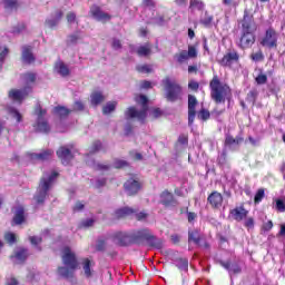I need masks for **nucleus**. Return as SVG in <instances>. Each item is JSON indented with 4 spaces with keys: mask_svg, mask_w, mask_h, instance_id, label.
I'll return each instance as SVG.
<instances>
[{
    "mask_svg": "<svg viewBox=\"0 0 285 285\" xmlns=\"http://www.w3.org/2000/svg\"><path fill=\"white\" fill-rule=\"evenodd\" d=\"M80 226H81V228H90V227L95 226V219L87 218L81 222Z\"/></svg>",
    "mask_w": 285,
    "mask_h": 285,
    "instance_id": "obj_58",
    "label": "nucleus"
},
{
    "mask_svg": "<svg viewBox=\"0 0 285 285\" xmlns=\"http://www.w3.org/2000/svg\"><path fill=\"white\" fill-rule=\"evenodd\" d=\"M207 203L214 210H219V208L224 205V196L222 193L214 190L208 195Z\"/></svg>",
    "mask_w": 285,
    "mask_h": 285,
    "instance_id": "obj_14",
    "label": "nucleus"
},
{
    "mask_svg": "<svg viewBox=\"0 0 285 285\" xmlns=\"http://www.w3.org/2000/svg\"><path fill=\"white\" fill-rule=\"evenodd\" d=\"M31 92L32 87L30 86H26L21 89L12 88L8 91V97L11 101H13V104L21 105L23 101H26V99H28Z\"/></svg>",
    "mask_w": 285,
    "mask_h": 285,
    "instance_id": "obj_10",
    "label": "nucleus"
},
{
    "mask_svg": "<svg viewBox=\"0 0 285 285\" xmlns=\"http://www.w3.org/2000/svg\"><path fill=\"white\" fill-rule=\"evenodd\" d=\"M252 61L259 62L264 61V52L262 50H258L257 52L250 53Z\"/></svg>",
    "mask_w": 285,
    "mask_h": 285,
    "instance_id": "obj_48",
    "label": "nucleus"
},
{
    "mask_svg": "<svg viewBox=\"0 0 285 285\" xmlns=\"http://www.w3.org/2000/svg\"><path fill=\"white\" fill-rule=\"evenodd\" d=\"M138 57H148L153 52V47H150V43H146L145 46H140L137 49Z\"/></svg>",
    "mask_w": 285,
    "mask_h": 285,
    "instance_id": "obj_35",
    "label": "nucleus"
},
{
    "mask_svg": "<svg viewBox=\"0 0 285 285\" xmlns=\"http://www.w3.org/2000/svg\"><path fill=\"white\" fill-rule=\"evenodd\" d=\"M128 166H130V164H128V161L126 160L116 159L114 161V168H117V169L128 168Z\"/></svg>",
    "mask_w": 285,
    "mask_h": 285,
    "instance_id": "obj_52",
    "label": "nucleus"
},
{
    "mask_svg": "<svg viewBox=\"0 0 285 285\" xmlns=\"http://www.w3.org/2000/svg\"><path fill=\"white\" fill-rule=\"evenodd\" d=\"M255 81L258 86H264V83H267L268 81V76L264 73H259L256 78Z\"/></svg>",
    "mask_w": 285,
    "mask_h": 285,
    "instance_id": "obj_55",
    "label": "nucleus"
},
{
    "mask_svg": "<svg viewBox=\"0 0 285 285\" xmlns=\"http://www.w3.org/2000/svg\"><path fill=\"white\" fill-rule=\"evenodd\" d=\"M137 222H142V219H146L148 217V214L145 212H139L136 209V213L134 214Z\"/></svg>",
    "mask_w": 285,
    "mask_h": 285,
    "instance_id": "obj_61",
    "label": "nucleus"
},
{
    "mask_svg": "<svg viewBox=\"0 0 285 285\" xmlns=\"http://www.w3.org/2000/svg\"><path fill=\"white\" fill-rule=\"evenodd\" d=\"M117 109V101H109L102 107V114L110 115Z\"/></svg>",
    "mask_w": 285,
    "mask_h": 285,
    "instance_id": "obj_37",
    "label": "nucleus"
},
{
    "mask_svg": "<svg viewBox=\"0 0 285 285\" xmlns=\"http://www.w3.org/2000/svg\"><path fill=\"white\" fill-rule=\"evenodd\" d=\"M238 61L239 53L237 51H229L225 53L220 60H218V63L223 68H233V63H237Z\"/></svg>",
    "mask_w": 285,
    "mask_h": 285,
    "instance_id": "obj_13",
    "label": "nucleus"
},
{
    "mask_svg": "<svg viewBox=\"0 0 285 285\" xmlns=\"http://www.w3.org/2000/svg\"><path fill=\"white\" fill-rule=\"evenodd\" d=\"M107 246H108V243L106 242V239L99 238L96 243V250L98 253H104L106 252Z\"/></svg>",
    "mask_w": 285,
    "mask_h": 285,
    "instance_id": "obj_45",
    "label": "nucleus"
},
{
    "mask_svg": "<svg viewBox=\"0 0 285 285\" xmlns=\"http://www.w3.org/2000/svg\"><path fill=\"white\" fill-rule=\"evenodd\" d=\"M122 187L128 197H135L141 190V181L137 177H130L124 183Z\"/></svg>",
    "mask_w": 285,
    "mask_h": 285,
    "instance_id": "obj_11",
    "label": "nucleus"
},
{
    "mask_svg": "<svg viewBox=\"0 0 285 285\" xmlns=\"http://www.w3.org/2000/svg\"><path fill=\"white\" fill-rule=\"evenodd\" d=\"M206 10V3L202 0H189V11L193 12H204Z\"/></svg>",
    "mask_w": 285,
    "mask_h": 285,
    "instance_id": "obj_29",
    "label": "nucleus"
},
{
    "mask_svg": "<svg viewBox=\"0 0 285 285\" xmlns=\"http://www.w3.org/2000/svg\"><path fill=\"white\" fill-rule=\"evenodd\" d=\"M112 242L120 248H128V246L139 245V229L132 232H116L111 236Z\"/></svg>",
    "mask_w": 285,
    "mask_h": 285,
    "instance_id": "obj_6",
    "label": "nucleus"
},
{
    "mask_svg": "<svg viewBox=\"0 0 285 285\" xmlns=\"http://www.w3.org/2000/svg\"><path fill=\"white\" fill-rule=\"evenodd\" d=\"M262 230L264 233H268L269 230H273V220H268L267 223L263 224Z\"/></svg>",
    "mask_w": 285,
    "mask_h": 285,
    "instance_id": "obj_64",
    "label": "nucleus"
},
{
    "mask_svg": "<svg viewBox=\"0 0 285 285\" xmlns=\"http://www.w3.org/2000/svg\"><path fill=\"white\" fill-rule=\"evenodd\" d=\"M210 99L216 104H226V99L233 97V89L226 82H222L219 76L214 75L209 81Z\"/></svg>",
    "mask_w": 285,
    "mask_h": 285,
    "instance_id": "obj_3",
    "label": "nucleus"
},
{
    "mask_svg": "<svg viewBox=\"0 0 285 285\" xmlns=\"http://www.w3.org/2000/svg\"><path fill=\"white\" fill-rule=\"evenodd\" d=\"M163 86H165L167 101L175 102L179 99L181 95V86L179 83L170 80V77H166L163 80Z\"/></svg>",
    "mask_w": 285,
    "mask_h": 285,
    "instance_id": "obj_8",
    "label": "nucleus"
},
{
    "mask_svg": "<svg viewBox=\"0 0 285 285\" xmlns=\"http://www.w3.org/2000/svg\"><path fill=\"white\" fill-rule=\"evenodd\" d=\"M95 168L98 170V173H108V170H110L112 167L108 164L98 163Z\"/></svg>",
    "mask_w": 285,
    "mask_h": 285,
    "instance_id": "obj_53",
    "label": "nucleus"
},
{
    "mask_svg": "<svg viewBox=\"0 0 285 285\" xmlns=\"http://www.w3.org/2000/svg\"><path fill=\"white\" fill-rule=\"evenodd\" d=\"M276 210L278 213H285V203L283 199H276Z\"/></svg>",
    "mask_w": 285,
    "mask_h": 285,
    "instance_id": "obj_59",
    "label": "nucleus"
},
{
    "mask_svg": "<svg viewBox=\"0 0 285 285\" xmlns=\"http://www.w3.org/2000/svg\"><path fill=\"white\" fill-rule=\"evenodd\" d=\"M244 141V137L242 136H237L236 138L228 135L225 138V146H239V144H242Z\"/></svg>",
    "mask_w": 285,
    "mask_h": 285,
    "instance_id": "obj_33",
    "label": "nucleus"
},
{
    "mask_svg": "<svg viewBox=\"0 0 285 285\" xmlns=\"http://www.w3.org/2000/svg\"><path fill=\"white\" fill-rule=\"evenodd\" d=\"M197 117H198V119H200V121H208V119H210V111L206 108H202L198 111Z\"/></svg>",
    "mask_w": 285,
    "mask_h": 285,
    "instance_id": "obj_41",
    "label": "nucleus"
},
{
    "mask_svg": "<svg viewBox=\"0 0 285 285\" xmlns=\"http://www.w3.org/2000/svg\"><path fill=\"white\" fill-rule=\"evenodd\" d=\"M187 57L188 59H196L197 48L195 46H188Z\"/></svg>",
    "mask_w": 285,
    "mask_h": 285,
    "instance_id": "obj_56",
    "label": "nucleus"
},
{
    "mask_svg": "<svg viewBox=\"0 0 285 285\" xmlns=\"http://www.w3.org/2000/svg\"><path fill=\"white\" fill-rule=\"evenodd\" d=\"M257 90H250L248 94H247V97H246V101H248V104H253V106H255L256 101H257Z\"/></svg>",
    "mask_w": 285,
    "mask_h": 285,
    "instance_id": "obj_46",
    "label": "nucleus"
},
{
    "mask_svg": "<svg viewBox=\"0 0 285 285\" xmlns=\"http://www.w3.org/2000/svg\"><path fill=\"white\" fill-rule=\"evenodd\" d=\"M81 266L85 273V277H87V279H90L94 273L92 267L95 266V261L90 258H82Z\"/></svg>",
    "mask_w": 285,
    "mask_h": 285,
    "instance_id": "obj_25",
    "label": "nucleus"
},
{
    "mask_svg": "<svg viewBox=\"0 0 285 285\" xmlns=\"http://www.w3.org/2000/svg\"><path fill=\"white\" fill-rule=\"evenodd\" d=\"M238 26H240V37L237 42V47L240 50H248L255 46L257 41V22L255 21V16L248 11V9L244 10L243 18L238 21Z\"/></svg>",
    "mask_w": 285,
    "mask_h": 285,
    "instance_id": "obj_1",
    "label": "nucleus"
},
{
    "mask_svg": "<svg viewBox=\"0 0 285 285\" xmlns=\"http://www.w3.org/2000/svg\"><path fill=\"white\" fill-rule=\"evenodd\" d=\"M9 115H12L13 119H16L18 124H21V121H23V116H21V112H19V110H17V108L14 107L9 108Z\"/></svg>",
    "mask_w": 285,
    "mask_h": 285,
    "instance_id": "obj_43",
    "label": "nucleus"
},
{
    "mask_svg": "<svg viewBox=\"0 0 285 285\" xmlns=\"http://www.w3.org/2000/svg\"><path fill=\"white\" fill-rule=\"evenodd\" d=\"M188 89L194 90V92H197V90H199V82L190 80L188 82Z\"/></svg>",
    "mask_w": 285,
    "mask_h": 285,
    "instance_id": "obj_63",
    "label": "nucleus"
},
{
    "mask_svg": "<svg viewBox=\"0 0 285 285\" xmlns=\"http://www.w3.org/2000/svg\"><path fill=\"white\" fill-rule=\"evenodd\" d=\"M229 215L235 222H244V219L248 217V209H246L244 203H242L240 206L230 209Z\"/></svg>",
    "mask_w": 285,
    "mask_h": 285,
    "instance_id": "obj_17",
    "label": "nucleus"
},
{
    "mask_svg": "<svg viewBox=\"0 0 285 285\" xmlns=\"http://www.w3.org/2000/svg\"><path fill=\"white\" fill-rule=\"evenodd\" d=\"M89 14L94 19H96V21H100L101 23H106L107 21H110V19H112V16L104 12V10H101V7H99L97 4H92L90 7Z\"/></svg>",
    "mask_w": 285,
    "mask_h": 285,
    "instance_id": "obj_12",
    "label": "nucleus"
},
{
    "mask_svg": "<svg viewBox=\"0 0 285 285\" xmlns=\"http://www.w3.org/2000/svg\"><path fill=\"white\" fill-rule=\"evenodd\" d=\"M90 99L91 106H99V104H104V101H106V97L101 91H94Z\"/></svg>",
    "mask_w": 285,
    "mask_h": 285,
    "instance_id": "obj_31",
    "label": "nucleus"
},
{
    "mask_svg": "<svg viewBox=\"0 0 285 285\" xmlns=\"http://www.w3.org/2000/svg\"><path fill=\"white\" fill-rule=\"evenodd\" d=\"M35 128L37 132H43L45 135H48L50 132V124H48V120H37Z\"/></svg>",
    "mask_w": 285,
    "mask_h": 285,
    "instance_id": "obj_30",
    "label": "nucleus"
},
{
    "mask_svg": "<svg viewBox=\"0 0 285 285\" xmlns=\"http://www.w3.org/2000/svg\"><path fill=\"white\" fill-rule=\"evenodd\" d=\"M52 155H55V151L52 149L42 150L41 153L37 154L33 153L30 155V158L35 161H48L52 158Z\"/></svg>",
    "mask_w": 285,
    "mask_h": 285,
    "instance_id": "obj_24",
    "label": "nucleus"
},
{
    "mask_svg": "<svg viewBox=\"0 0 285 285\" xmlns=\"http://www.w3.org/2000/svg\"><path fill=\"white\" fill-rule=\"evenodd\" d=\"M264 197H265V190L264 188H259L254 196V204H261Z\"/></svg>",
    "mask_w": 285,
    "mask_h": 285,
    "instance_id": "obj_49",
    "label": "nucleus"
},
{
    "mask_svg": "<svg viewBox=\"0 0 285 285\" xmlns=\"http://www.w3.org/2000/svg\"><path fill=\"white\" fill-rule=\"evenodd\" d=\"M85 108H86V106L81 102V100H76L73 102V108H72L71 111H73V112H81V111L85 110Z\"/></svg>",
    "mask_w": 285,
    "mask_h": 285,
    "instance_id": "obj_54",
    "label": "nucleus"
},
{
    "mask_svg": "<svg viewBox=\"0 0 285 285\" xmlns=\"http://www.w3.org/2000/svg\"><path fill=\"white\" fill-rule=\"evenodd\" d=\"M23 79H26V81H28L29 83H35V81H37V73L35 72H26L22 75Z\"/></svg>",
    "mask_w": 285,
    "mask_h": 285,
    "instance_id": "obj_51",
    "label": "nucleus"
},
{
    "mask_svg": "<svg viewBox=\"0 0 285 285\" xmlns=\"http://www.w3.org/2000/svg\"><path fill=\"white\" fill-rule=\"evenodd\" d=\"M137 104H140L141 110H137L136 107H129L125 111L126 119H138L142 124H146V117H148V97L139 95L135 98Z\"/></svg>",
    "mask_w": 285,
    "mask_h": 285,
    "instance_id": "obj_5",
    "label": "nucleus"
},
{
    "mask_svg": "<svg viewBox=\"0 0 285 285\" xmlns=\"http://www.w3.org/2000/svg\"><path fill=\"white\" fill-rule=\"evenodd\" d=\"M29 242L32 246H37L38 250H41V247L39 246V244L43 242V238L41 236H30Z\"/></svg>",
    "mask_w": 285,
    "mask_h": 285,
    "instance_id": "obj_47",
    "label": "nucleus"
},
{
    "mask_svg": "<svg viewBox=\"0 0 285 285\" xmlns=\"http://www.w3.org/2000/svg\"><path fill=\"white\" fill-rule=\"evenodd\" d=\"M147 242L148 246L151 248H157L161 250L164 248V240L161 238H157V236L153 235L149 229L144 228L138 232V246Z\"/></svg>",
    "mask_w": 285,
    "mask_h": 285,
    "instance_id": "obj_7",
    "label": "nucleus"
},
{
    "mask_svg": "<svg viewBox=\"0 0 285 285\" xmlns=\"http://www.w3.org/2000/svg\"><path fill=\"white\" fill-rule=\"evenodd\" d=\"M188 242H193L194 244H196V246H203L204 248H210V245L204 240V238L202 237V235H199V230L194 229V230H189L188 232Z\"/></svg>",
    "mask_w": 285,
    "mask_h": 285,
    "instance_id": "obj_19",
    "label": "nucleus"
},
{
    "mask_svg": "<svg viewBox=\"0 0 285 285\" xmlns=\"http://www.w3.org/2000/svg\"><path fill=\"white\" fill-rule=\"evenodd\" d=\"M111 47L114 50H121L122 48L121 40L114 38L111 42Z\"/></svg>",
    "mask_w": 285,
    "mask_h": 285,
    "instance_id": "obj_60",
    "label": "nucleus"
},
{
    "mask_svg": "<svg viewBox=\"0 0 285 285\" xmlns=\"http://www.w3.org/2000/svg\"><path fill=\"white\" fill-rule=\"evenodd\" d=\"M21 59L23 63H27L28 66L35 63L37 61V58L35 57V53H32V47L31 46H24L22 48V56Z\"/></svg>",
    "mask_w": 285,
    "mask_h": 285,
    "instance_id": "obj_22",
    "label": "nucleus"
},
{
    "mask_svg": "<svg viewBox=\"0 0 285 285\" xmlns=\"http://www.w3.org/2000/svg\"><path fill=\"white\" fill-rule=\"evenodd\" d=\"M137 213V209L131 207H121L114 212V219H126V217H132Z\"/></svg>",
    "mask_w": 285,
    "mask_h": 285,
    "instance_id": "obj_20",
    "label": "nucleus"
},
{
    "mask_svg": "<svg viewBox=\"0 0 285 285\" xmlns=\"http://www.w3.org/2000/svg\"><path fill=\"white\" fill-rule=\"evenodd\" d=\"M160 204L166 207L175 206V204H177V199H175L173 193H170L168 189H165L163 193H160Z\"/></svg>",
    "mask_w": 285,
    "mask_h": 285,
    "instance_id": "obj_21",
    "label": "nucleus"
},
{
    "mask_svg": "<svg viewBox=\"0 0 285 285\" xmlns=\"http://www.w3.org/2000/svg\"><path fill=\"white\" fill-rule=\"evenodd\" d=\"M56 155L58 159H60L63 166H68L71 159H75V156L72 155V150L66 146L59 147L58 150L56 151Z\"/></svg>",
    "mask_w": 285,
    "mask_h": 285,
    "instance_id": "obj_16",
    "label": "nucleus"
},
{
    "mask_svg": "<svg viewBox=\"0 0 285 285\" xmlns=\"http://www.w3.org/2000/svg\"><path fill=\"white\" fill-rule=\"evenodd\" d=\"M4 10L13 12V10H19V0H2Z\"/></svg>",
    "mask_w": 285,
    "mask_h": 285,
    "instance_id": "obj_34",
    "label": "nucleus"
},
{
    "mask_svg": "<svg viewBox=\"0 0 285 285\" xmlns=\"http://www.w3.org/2000/svg\"><path fill=\"white\" fill-rule=\"evenodd\" d=\"M176 266L181 273H188V258H176Z\"/></svg>",
    "mask_w": 285,
    "mask_h": 285,
    "instance_id": "obj_36",
    "label": "nucleus"
},
{
    "mask_svg": "<svg viewBox=\"0 0 285 285\" xmlns=\"http://www.w3.org/2000/svg\"><path fill=\"white\" fill-rule=\"evenodd\" d=\"M53 112L57 115V117H59V119H66V117H68L72 110L66 108L65 106H57L53 108Z\"/></svg>",
    "mask_w": 285,
    "mask_h": 285,
    "instance_id": "obj_32",
    "label": "nucleus"
},
{
    "mask_svg": "<svg viewBox=\"0 0 285 285\" xmlns=\"http://www.w3.org/2000/svg\"><path fill=\"white\" fill-rule=\"evenodd\" d=\"M279 39V33L275 28L268 27L265 30L263 38L261 39L259 43L263 48H268L269 50L277 48V41Z\"/></svg>",
    "mask_w": 285,
    "mask_h": 285,
    "instance_id": "obj_9",
    "label": "nucleus"
},
{
    "mask_svg": "<svg viewBox=\"0 0 285 285\" xmlns=\"http://www.w3.org/2000/svg\"><path fill=\"white\" fill-rule=\"evenodd\" d=\"M30 254H28V248L20 247L18 250L14 252L13 255L10 256L11 259H17L20 264H24L28 259Z\"/></svg>",
    "mask_w": 285,
    "mask_h": 285,
    "instance_id": "obj_26",
    "label": "nucleus"
},
{
    "mask_svg": "<svg viewBox=\"0 0 285 285\" xmlns=\"http://www.w3.org/2000/svg\"><path fill=\"white\" fill-rule=\"evenodd\" d=\"M174 58L176 59L177 63H184V61H188V51L181 50L179 53H176Z\"/></svg>",
    "mask_w": 285,
    "mask_h": 285,
    "instance_id": "obj_40",
    "label": "nucleus"
},
{
    "mask_svg": "<svg viewBox=\"0 0 285 285\" xmlns=\"http://www.w3.org/2000/svg\"><path fill=\"white\" fill-rule=\"evenodd\" d=\"M214 17L205 13V18L200 19V24L204 26V28H210L213 26Z\"/></svg>",
    "mask_w": 285,
    "mask_h": 285,
    "instance_id": "obj_44",
    "label": "nucleus"
},
{
    "mask_svg": "<svg viewBox=\"0 0 285 285\" xmlns=\"http://www.w3.org/2000/svg\"><path fill=\"white\" fill-rule=\"evenodd\" d=\"M55 70L60 75L61 77H70V68H68V65L63 61H58L55 63Z\"/></svg>",
    "mask_w": 285,
    "mask_h": 285,
    "instance_id": "obj_28",
    "label": "nucleus"
},
{
    "mask_svg": "<svg viewBox=\"0 0 285 285\" xmlns=\"http://www.w3.org/2000/svg\"><path fill=\"white\" fill-rule=\"evenodd\" d=\"M197 97L188 95V126L195 124V117H197Z\"/></svg>",
    "mask_w": 285,
    "mask_h": 285,
    "instance_id": "obj_15",
    "label": "nucleus"
},
{
    "mask_svg": "<svg viewBox=\"0 0 285 285\" xmlns=\"http://www.w3.org/2000/svg\"><path fill=\"white\" fill-rule=\"evenodd\" d=\"M48 114V110L41 108V105H38L36 107V115H37V120H42L45 119L43 117H46V115Z\"/></svg>",
    "mask_w": 285,
    "mask_h": 285,
    "instance_id": "obj_50",
    "label": "nucleus"
},
{
    "mask_svg": "<svg viewBox=\"0 0 285 285\" xmlns=\"http://www.w3.org/2000/svg\"><path fill=\"white\" fill-rule=\"evenodd\" d=\"M61 19H63V11L58 10L56 11V18L47 19L45 21V26H48L51 30H53V28H57L59 26V21H61Z\"/></svg>",
    "mask_w": 285,
    "mask_h": 285,
    "instance_id": "obj_27",
    "label": "nucleus"
},
{
    "mask_svg": "<svg viewBox=\"0 0 285 285\" xmlns=\"http://www.w3.org/2000/svg\"><path fill=\"white\" fill-rule=\"evenodd\" d=\"M79 39H80L79 35H69L67 43H68V46L75 45V43H77V40H79Z\"/></svg>",
    "mask_w": 285,
    "mask_h": 285,
    "instance_id": "obj_62",
    "label": "nucleus"
},
{
    "mask_svg": "<svg viewBox=\"0 0 285 285\" xmlns=\"http://www.w3.org/2000/svg\"><path fill=\"white\" fill-rule=\"evenodd\" d=\"M61 259L63 266L58 267V275L63 277V279L72 282V279H75V273H77L79 268V258H77V254L72 252L70 246H65L62 248Z\"/></svg>",
    "mask_w": 285,
    "mask_h": 285,
    "instance_id": "obj_2",
    "label": "nucleus"
},
{
    "mask_svg": "<svg viewBox=\"0 0 285 285\" xmlns=\"http://www.w3.org/2000/svg\"><path fill=\"white\" fill-rule=\"evenodd\" d=\"M4 242H7V244H9L10 246H12L13 244H17V234L12 232H7L4 234Z\"/></svg>",
    "mask_w": 285,
    "mask_h": 285,
    "instance_id": "obj_39",
    "label": "nucleus"
},
{
    "mask_svg": "<svg viewBox=\"0 0 285 285\" xmlns=\"http://www.w3.org/2000/svg\"><path fill=\"white\" fill-rule=\"evenodd\" d=\"M244 226L245 228H247L248 230L255 228V218L254 217H249L244 222Z\"/></svg>",
    "mask_w": 285,
    "mask_h": 285,
    "instance_id": "obj_57",
    "label": "nucleus"
},
{
    "mask_svg": "<svg viewBox=\"0 0 285 285\" xmlns=\"http://www.w3.org/2000/svg\"><path fill=\"white\" fill-rule=\"evenodd\" d=\"M137 72H140V75H150L153 72V68H150V65H138L136 66Z\"/></svg>",
    "mask_w": 285,
    "mask_h": 285,
    "instance_id": "obj_42",
    "label": "nucleus"
},
{
    "mask_svg": "<svg viewBox=\"0 0 285 285\" xmlns=\"http://www.w3.org/2000/svg\"><path fill=\"white\" fill-rule=\"evenodd\" d=\"M99 150H104V142L101 140H95L90 147V154L96 155Z\"/></svg>",
    "mask_w": 285,
    "mask_h": 285,
    "instance_id": "obj_38",
    "label": "nucleus"
},
{
    "mask_svg": "<svg viewBox=\"0 0 285 285\" xmlns=\"http://www.w3.org/2000/svg\"><path fill=\"white\" fill-rule=\"evenodd\" d=\"M218 264L228 271V273H233L234 275H239L242 273V267L237 263H230L229 261H218Z\"/></svg>",
    "mask_w": 285,
    "mask_h": 285,
    "instance_id": "obj_23",
    "label": "nucleus"
},
{
    "mask_svg": "<svg viewBox=\"0 0 285 285\" xmlns=\"http://www.w3.org/2000/svg\"><path fill=\"white\" fill-rule=\"evenodd\" d=\"M59 177L58 171H51L49 176H42L39 180L37 193L33 196V199L38 206H43L46 204V199H48V194L52 190V186H55V181H57Z\"/></svg>",
    "mask_w": 285,
    "mask_h": 285,
    "instance_id": "obj_4",
    "label": "nucleus"
},
{
    "mask_svg": "<svg viewBox=\"0 0 285 285\" xmlns=\"http://www.w3.org/2000/svg\"><path fill=\"white\" fill-rule=\"evenodd\" d=\"M21 224H26V207L18 206L13 212V217L11 220V226H21Z\"/></svg>",
    "mask_w": 285,
    "mask_h": 285,
    "instance_id": "obj_18",
    "label": "nucleus"
}]
</instances>
